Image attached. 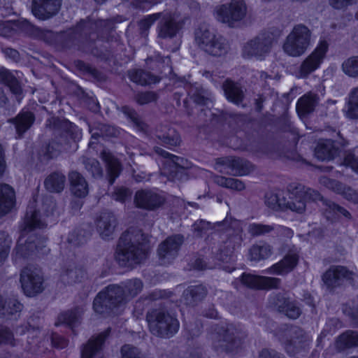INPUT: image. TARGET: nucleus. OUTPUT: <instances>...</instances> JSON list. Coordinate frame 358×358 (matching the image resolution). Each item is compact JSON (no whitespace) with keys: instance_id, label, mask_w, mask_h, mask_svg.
Segmentation results:
<instances>
[{"instance_id":"4468645a","label":"nucleus","mask_w":358,"mask_h":358,"mask_svg":"<svg viewBox=\"0 0 358 358\" xmlns=\"http://www.w3.org/2000/svg\"><path fill=\"white\" fill-rule=\"evenodd\" d=\"M166 201L164 195L156 189H142L134 195L136 207L146 210H155L162 207Z\"/></svg>"},{"instance_id":"69168bd1","label":"nucleus","mask_w":358,"mask_h":358,"mask_svg":"<svg viewBox=\"0 0 358 358\" xmlns=\"http://www.w3.org/2000/svg\"><path fill=\"white\" fill-rule=\"evenodd\" d=\"M358 0H328L329 5L338 10H345L349 6L357 3Z\"/></svg>"},{"instance_id":"c85d7f7f","label":"nucleus","mask_w":358,"mask_h":358,"mask_svg":"<svg viewBox=\"0 0 358 358\" xmlns=\"http://www.w3.org/2000/svg\"><path fill=\"white\" fill-rule=\"evenodd\" d=\"M15 204V193L9 185L0 183V217L10 213Z\"/></svg>"},{"instance_id":"49530a36","label":"nucleus","mask_w":358,"mask_h":358,"mask_svg":"<svg viewBox=\"0 0 358 358\" xmlns=\"http://www.w3.org/2000/svg\"><path fill=\"white\" fill-rule=\"evenodd\" d=\"M156 137L166 146H177L180 143V137L178 133L172 128L164 127V129L156 131Z\"/></svg>"},{"instance_id":"3c124183","label":"nucleus","mask_w":358,"mask_h":358,"mask_svg":"<svg viewBox=\"0 0 358 358\" xmlns=\"http://www.w3.org/2000/svg\"><path fill=\"white\" fill-rule=\"evenodd\" d=\"M123 294L125 300L136 296L143 289V283L138 278L130 279L122 284Z\"/></svg>"},{"instance_id":"052dcab7","label":"nucleus","mask_w":358,"mask_h":358,"mask_svg":"<svg viewBox=\"0 0 358 358\" xmlns=\"http://www.w3.org/2000/svg\"><path fill=\"white\" fill-rule=\"evenodd\" d=\"M232 156L222 157L215 159V169L217 171L231 175L232 170Z\"/></svg>"},{"instance_id":"39448f33","label":"nucleus","mask_w":358,"mask_h":358,"mask_svg":"<svg viewBox=\"0 0 358 358\" xmlns=\"http://www.w3.org/2000/svg\"><path fill=\"white\" fill-rule=\"evenodd\" d=\"M85 20H81L76 26L60 34L58 40L64 49L90 52L93 48V38L90 39L89 32L84 31Z\"/></svg>"},{"instance_id":"4c0bfd02","label":"nucleus","mask_w":358,"mask_h":358,"mask_svg":"<svg viewBox=\"0 0 358 358\" xmlns=\"http://www.w3.org/2000/svg\"><path fill=\"white\" fill-rule=\"evenodd\" d=\"M299 256L295 252H289L279 262L273 264L269 271L277 275L287 274L294 269L297 265Z\"/></svg>"},{"instance_id":"c03bdc74","label":"nucleus","mask_w":358,"mask_h":358,"mask_svg":"<svg viewBox=\"0 0 358 358\" xmlns=\"http://www.w3.org/2000/svg\"><path fill=\"white\" fill-rule=\"evenodd\" d=\"M66 176L61 172L56 171L50 174L44 181L45 189L50 192H61L65 186Z\"/></svg>"},{"instance_id":"2f4dec72","label":"nucleus","mask_w":358,"mask_h":358,"mask_svg":"<svg viewBox=\"0 0 358 358\" xmlns=\"http://www.w3.org/2000/svg\"><path fill=\"white\" fill-rule=\"evenodd\" d=\"M0 84L7 86L10 92L20 101L22 94V87L16 76L5 68L0 69Z\"/></svg>"},{"instance_id":"37998d69","label":"nucleus","mask_w":358,"mask_h":358,"mask_svg":"<svg viewBox=\"0 0 358 358\" xmlns=\"http://www.w3.org/2000/svg\"><path fill=\"white\" fill-rule=\"evenodd\" d=\"M117 109L124 115L136 129L141 132L148 131V124L134 108L129 106H122L121 107L117 106Z\"/></svg>"},{"instance_id":"0e129e2a","label":"nucleus","mask_w":358,"mask_h":358,"mask_svg":"<svg viewBox=\"0 0 358 358\" xmlns=\"http://www.w3.org/2000/svg\"><path fill=\"white\" fill-rule=\"evenodd\" d=\"M343 113L350 120H358V103L345 100Z\"/></svg>"},{"instance_id":"680f3d73","label":"nucleus","mask_w":358,"mask_h":358,"mask_svg":"<svg viewBox=\"0 0 358 358\" xmlns=\"http://www.w3.org/2000/svg\"><path fill=\"white\" fill-rule=\"evenodd\" d=\"M158 98L159 96L156 92L146 91L138 92L134 96V100L138 104L142 106L155 102L157 101Z\"/></svg>"},{"instance_id":"58836bf2","label":"nucleus","mask_w":358,"mask_h":358,"mask_svg":"<svg viewBox=\"0 0 358 358\" xmlns=\"http://www.w3.org/2000/svg\"><path fill=\"white\" fill-rule=\"evenodd\" d=\"M338 154V148L333 141L327 139L320 141L315 148V156L321 161L333 159Z\"/></svg>"},{"instance_id":"f3484780","label":"nucleus","mask_w":358,"mask_h":358,"mask_svg":"<svg viewBox=\"0 0 358 358\" xmlns=\"http://www.w3.org/2000/svg\"><path fill=\"white\" fill-rule=\"evenodd\" d=\"M270 303L278 311L284 313L290 319H296L301 314V310L298 303L285 294L275 295L271 299Z\"/></svg>"},{"instance_id":"79ce46f5","label":"nucleus","mask_w":358,"mask_h":358,"mask_svg":"<svg viewBox=\"0 0 358 358\" xmlns=\"http://www.w3.org/2000/svg\"><path fill=\"white\" fill-rule=\"evenodd\" d=\"M229 45L224 38L217 36L206 45L203 50L214 57H221L226 55L229 50Z\"/></svg>"},{"instance_id":"ddd939ff","label":"nucleus","mask_w":358,"mask_h":358,"mask_svg":"<svg viewBox=\"0 0 358 358\" xmlns=\"http://www.w3.org/2000/svg\"><path fill=\"white\" fill-rule=\"evenodd\" d=\"M247 336L246 332L241 326L233 324H228L222 330L221 339L219 340L215 347L225 351H232L241 346Z\"/></svg>"},{"instance_id":"bb28decb","label":"nucleus","mask_w":358,"mask_h":358,"mask_svg":"<svg viewBox=\"0 0 358 358\" xmlns=\"http://www.w3.org/2000/svg\"><path fill=\"white\" fill-rule=\"evenodd\" d=\"M288 336L289 339L285 342V348L289 354H294L309 341L304 331L299 327H292L288 331Z\"/></svg>"},{"instance_id":"9d476101","label":"nucleus","mask_w":358,"mask_h":358,"mask_svg":"<svg viewBox=\"0 0 358 358\" xmlns=\"http://www.w3.org/2000/svg\"><path fill=\"white\" fill-rule=\"evenodd\" d=\"M20 282L23 293L34 297L44 290V279L41 271L34 266H27L21 270Z\"/></svg>"},{"instance_id":"cd10ccee","label":"nucleus","mask_w":358,"mask_h":358,"mask_svg":"<svg viewBox=\"0 0 358 358\" xmlns=\"http://www.w3.org/2000/svg\"><path fill=\"white\" fill-rule=\"evenodd\" d=\"M110 332V329L108 328L97 336H92L87 343L83 345L81 358H93L96 353L101 350L105 340L109 336Z\"/></svg>"},{"instance_id":"338daca9","label":"nucleus","mask_w":358,"mask_h":358,"mask_svg":"<svg viewBox=\"0 0 358 358\" xmlns=\"http://www.w3.org/2000/svg\"><path fill=\"white\" fill-rule=\"evenodd\" d=\"M1 239H3V245L0 247V264H1L6 259L11 245V239L8 236L4 234H0Z\"/></svg>"},{"instance_id":"603ef678","label":"nucleus","mask_w":358,"mask_h":358,"mask_svg":"<svg viewBox=\"0 0 358 358\" xmlns=\"http://www.w3.org/2000/svg\"><path fill=\"white\" fill-rule=\"evenodd\" d=\"M232 170L231 171V176H244L248 175L253 170L252 164L246 159L232 157Z\"/></svg>"},{"instance_id":"6ab92c4d","label":"nucleus","mask_w":358,"mask_h":358,"mask_svg":"<svg viewBox=\"0 0 358 358\" xmlns=\"http://www.w3.org/2000/svg\"><path fill=\"white\" fill-rule=\"evenodd\" d=\"M61 5L62 0H32L31 13L39 20H48L58 13Z\"/></svg>"},{"instance_id":"a19ab883","label":"nucleus","mask_w":358,"mask_h":358,"mask_svg":"<svg viewBox=\"0 0 358 358\" xmlns=\"http://www.w3.org/2000/svg\"><path fill=\"white\" fill-rule=\"evenodd\" d=\"M69 180L73 194L78 197H85L88 194V185L85 178L78 171L69 173Z\"/></svg>"},{"instance_id":"1a4fd4ad","label":"nucleus","mask_w":358,"mask_h":358,"mask_svg":"<svg viewBox=\"0 0 358 358\" xmlns=\"http://www.w3.org/2000/svg\"><path fill=\"white\" fill-rule=\"evenodd\" d=\"M273 42L272 34L259 33L243 44L242 56L245 59L255 58L257 60H264L271 52Z\"/></svg>"},{"instance_id":"ea45409f","label":"nucleus","mask_w":358,"mask_h":358,"mask_svg":"<svg viewBox=\"0 0 358 358\" xmlns=\"http://www.w3.org/2000/svg\"><path fill=\"white\" fill-rule=\"evenodd\" d=\"M86 276L85 269L72 264L68 266L61 274L62 281L67 285H73L81 282Z\"/></svg>"},{"instance_id":"dca6fc26","label":"nucleus","mask_w":358,"mask_h":358,"mask_svg":"<svg viewBox=\"0 0 358 358\" xmlns=\"http://www.w3.org/2000/svg\"><path fill=\"white\" fill-rule=\"evenodd\" d=\"M154 151L164 158V169L173 178H177L179 173L191 166L187 159L172 155L158 146L154 148Z\"/></svg>"},{"instance_id":"f704fd0d","label":"nucleus","mask_w":358,"mask_h":358,"mask_svg":"<svg viewBox=\"0 0 358 358\" xmlns=\"http://www.w3.org/2000/svg\"><path fill=\"white\" fill-rule=\"evenodd\" d=\"M207 294V289L201 285L189 286L183 292L184 303L188 306L194 307L203 301Z\"/></svg>"},{"instance_id":"5701e85b","label":"nucleus","mask_w":358,"mask_h":358,"mask_svg":"<svg viewBox=\"0 0 358 358\" xmlns=\"http://www.w3.org/2000/svg\"><path fill=\"white\" fill-rule=\"evenodd\" d=\"M114 28V23L110 20H85L84 31L89 32L90 39L93 38L94 45L98 38H106L108 35L112 33Z\"/></svg>"},{"instance_id":"f8f14e48","label":"nucleus","mask_w":358,"mask_h":358,"mask_svg":"<svg viewBox=\"0 0 358 358\" xmlns=\"http://www.w3.org/2000/svg\"><path fill=\"white\" fill-rule=\"evenodd\" d=\"M247 7L243 0H231L216 9L217 19L233 27L235 22L242 20L246 15Z\"/></svg>"},{"instance_id":"6e6552de","label":"nucleus","mask_w":358,"mask_h":358,"mask_svg":"<svg viewBox=\"0 0 358 358\" xmlns=\"http://www.w3.org/2000/svg\"><path fill=\"white\" fill-rule=\"evenodd\" d=\"M289 200H286V210L289 209L298 213L305 211L306 203L309 201L323 200L321 194L310 188H306L303 185L292 183L288 187Z\"/></svg>"},{"instance_id":"864d4df0","label":"nucleus","mask_w":358,"mask_h":358,"mask_svg":"<svg viewBox=\"0 0 358 358\" xmlns=\"http://www.w3.org/2000/svg\"><path fill=\"white\" fill-rule=\"evenodd\" d=\"M84 310L82 307H76L73 309L61 313L58 320L60 322L66 323L71 327L80 323Z\"/></svg>"},{"instance_id":"774afa93","label":"nucleus","mask_w":358,"mask_h":358,"mask_svg":"<svg viewBox=\"0 0 358 358\" xmlns=\"http://www.w3.org/2000/svg\"><path fill=\"white\" fill-rule=\"evenodd\" d=\"M343 164L347 167H350L355 173H358V157L352 152L345 154Z\"/></svg>"},{"instance_id":"a878e982","label":"nucleus","mask_w":358,"mask_h":358,"mask_svg":"<svg viewBox=\"0 0 358 358\" xmlns=\"http://www.w3.org/2000/svg\"><path fill=\"white\" fill-rule=\"evenodd\" d=\"M321 185L325 186L328 189L341 194L344 199L353 203H358V193L352 189L350 187L346 186L342 182L323 176L320 178Z\"/></svg>"},{"instance_id":"2eb2a0df","label":"nucleus","mask_w":358,"mask_h":358,"mask_svg":"<svg viewBox=\"0 0 358 358\" xmlns=\"http://www.w3.org/2000/svg\"><path fill=\"white\" fill-rule=\"evenodd\" d=\"M184 242V236L175 234L167 237L157 248V254L161 264L171 263L178 255L180 246Z\"/></svg>"},{"instance_id":"c9c22d12","label":"nucleus","mask_w":358,"mask_h":358,"mask_svg":"<svg viewBox=\"0 0 358 358\" xmlns=\"http://www.w3.org/2000/svg\"><path fill=\"white\" fill-rule=\"evenodd\" d=\"M222 89L228 101L236 105L241 104L243 101L245 93L243 87L238 83L227 80L222 84Z\"/></svg>"},{"instance_id":"473e14b6","label":"nucleus","mask_w":358,"mask_h":358,"mask_svg":"<svg viewBox=\"0 0 358 358\" xmlns=\"http://www.w3.org/2000/svg\"><path fill=\"white\" fill-rule=\"evenodd\" d=\"M35 120V116L30 111H22L15 117L8 120L15 125L17 136L20 138L22 135L31 127Z\"/></svg>"},{"instance_id":"a211bd4d","label":"nucleus","mask_w":358,"mask_h":358,"mask_svg":"<svg viewBox=\"0 0 358 358\" xmlns=\"http://www.w3.org/2000/svg\"><path fill=\"white\" fill-rule=\"evenodd\" d=\"M54 126L61 131L59 136H56L57 141L61 145L74 141L78 145V141L81 138L82 133L78 127L67 120H56Z\"/></svg>"},{"instance_id":"72a5a7b5","label":"nucleus","mask_w":358,"mask_h":358,"mask_svg":"<svg viewBox=\"0 0 358 358\" xmlns=\"http://www.w3.org/2000/svg\"><path fill=\"white\" fill-rule=\"evenodd\" d=\"M23 305L16 299H9L0 302V318L16 320L20 317Z\"/></svg>"},{"instance_id":"8fccbe9b","label":"nucleus","mask_w":358,"mask_h":358,"mask_svg":"<svg viewBox=\"0 0 358 358\" xmlns=\"http://www.w3.org/2000/svg\"><path fill=\"white\" fill-rule=\"evenodd\" d=\"M265 199V203L270 208L274 210H286V198L282 192H268L266 194Z\"/></svg>"},{"instance_id":"e2e57ef3","label":"nucleus","mask_w":358,"mask_h":358,"mask_svg":"<svg viewBox=\"0 0 358 358\" xmlns=\"http://www.w3.org/2000/svg\"><path fill=\"white\" fill-rule=\"evenodd\" d=\"M122 358H143L140 350L130 345H124L121 348Z\"/></svg>"},{"instance_id":"4be33fe9","label":"nucleus","mask_w":358,"mask_h":358,"mask_svg":"<svg viewBox=\"0 0 358 358\" xmlns=\"http://www.w3.org/2000/svg\"><path fill=\"white\" fill-rule=\"evenodd\" d=\"M56 138L51 141L45 147L42 148L39 152V157L41 161L48 162L59 156L62 152H73L78 149V145L74 141L66 143L64 145L59 144Z\"/></svg>"},{"instance_id":"f03ea898","label":"nucleus","mask_w":358,"mask_h":358,"mask_svg":"<svg viewBox=\"0 0 358 358\" xmlns=\"http://www.w3.org/2000/svg\"><path fill=\"white\" fill-rule=\"evenodd\" d=\"M46 225L45 222L40 218L38 212L33 207H29L23 223L20 226V236L13 252L15 262L26 259L35 250L41 248L39 245L41 240L36 234L30 233L36 229L44 228Z\"/></svg>"},{"instance_id":"0eeeda50","label":"nucleus","mask_w":358,"mask_h":358,"mask_svg":"<svg viewBox=\"0 0 358 358\" xmlns=\"http://www.w3.org/2000/svg\"><path fill=\"white\" fill-rule=\"evenodd\" d=\"M311 35V31L306 26L295 25L285 41L283 50L292 57L302 55L310 45Z\"/></svg>"},{"instance_id":"423d86ee","label":"nucleus","mask_w":358,"mask_h":358,"mask_svg":"<svg viewBox=\"0 0 358 358\" xmlns=\"http://www.w3.org/2000/svg\"><path fill=\"white\" fill-rule=\"evenodd\" d=\"M123 289L117 285H110L100 292L94 299L93 308L101 315H109L124 302Z\"/></svg>"},{"instance_id":"5fc2aeb1","label":"nucleus","mask_w":358,"mask_h":358,"mask_svg":"<svg viewBox=\"0 0 358 358\" xmlns=\"http://www.w3.org/2000/svg\"><path fill=\"white\" fill-rule=\"evenodd\" d=\"M272 254V247L266 243L262 245H253L249 250V259L251 261H260L267 259Z\"/></svg>"},{"instance_id":"4d7b16f0","label":"nucleus","mask_w":358,"mask_h":358,"mask_svg":"<svg viewBox=\"0 0 358 358\" xmlns=\"http://www.w3.org/2000/svg\"><path fill=\"white\" fill-rule=\"evenodd\" d=\"M83 163L85 169L90 172L94 178H101L103 170L99 162L94 158H83Z\"/></svg>"},{"instance_id":"f257e3e1","label":"nucleus","mask_w":358,"mask_h":358,"mask_svg":"<svg viewBox=\"0 0 358 358\" xmlns=\"http://www.w3.org/2000/svg\"><path fill=\"white\" fill-rule=\"evenodd\" d=\"M150 250L151 245L147 234L141 230L129 229L118 240L115 260L122 267L134 268L148 259Z\"/></svg>"},{"instance_id":"6e6d98bb","label":"nucleus","mask_w":358,"mask_h":358,"mask_svg":"<svg viewBox=\"0 0 358 358\" xmlns=\"http://www.w3.org/2000/svg\"><path fill=\"white\" fill-rule=\"evenodd\" d=\"M343 72L349 77L358 78V56L345 59L341 65Z\"/></svg>"},{"instance_id":"bf43d9fd","label":"nucleus","mask_w":358,"mask_h":358,"mask_svg":"<svg viewBox=\"0 0 358 358\" xmlns=\"http://www.w3.org/2000/svg\"><path fill=\"white\" fill-rule=\"evenodd\" d=\"M162 13H157L152 15H148L144 18L141 19L138 22L139 29L141 34L143 36H147L148 31L154 22L161 17Z\"/></svg>"},{"instance_id":"7c9ffc66","label":"nucleus","mask_w":358,"mask_h":358,"mask_svg":"<svg viewBox=\"0 0 358 358\" xmlns=\"http://www.w3.org/2000/svg\"><path fill=\"white\" fill-rule=\"evenodd\" d=\"M184 87L189 98L196 104L206 105L211 100V93L199 83H185Z\"/></svg>"},{"instance_id":"13d9d810","label":"nucleus","mask_w":358,"mask_h":358,"mask_svg":"<svg viewBox=\"0 0 358 358\" xmlns=\"http://www.w3.org/2000/svg\"><path fill=\"white\" fill-rule=\"evenodd\" d=\"M274 225L264 224L259 223H252L248 226V233L252 236H260L273 232Z\"/></svg>"},{"instance_id":"20e7f679","label":"nucleus","mask_w":358,"mask_h":358,"mask_svg":"<svg viewBox=\"0 0 358 358\" xmlns=\"http://www.w3.org/2000/svg\"><path fill=\"white\" fill-rule=\"evenodd\" d=\"M217 227L226 232L222 237V241L216 250L215 258L224 262L229 258L234 251L240 247L242 238L240 235V224L236 220L226 218L221 222L216 223Z\"/></svg>"},{"instance_id":"aec40b11","label":"nucleus","mask_w":358,"mask_h":358,"mask_svg":"<svg viewBox=\"0 0 358 358\" xmlns=\"http://www.w3.org/2000/svg\"><path fill=\"white\" fill-rule=\"evenodd\" d=\"M352 273L342 266H331L322 275V281L327 289L331 291L341 286L344 280L351 278Z\"/></svg>"},{"instance_id":"e433bc0d","label":"nucleus","mask_w":358,"mask_h":358,"mask_svg":"<svg viewBox=\"0 0 358 358\" xmlns=\"http://www.w3.org/2000/svg\"><path fill=\"white\" fill-rule=\"evenodd\" d=\"M319 102L317 94L308 92L299 99L296 103V111L299 115L306 117L315 110L316 106Z\"/></svg>"},{"instance_id":"a18cd8bd","label":"nucleus","mask_w":358,"mask_h":358,"mask_svg":"<svg viewBox=\"0 0 358 358\" xmlns=\"http://www.w3.org/2000/svg\"><path fill=\"white\" fill-rule=\"evenodd\" d=\"M130 80L141 85L155 84L159 81V78L150 72L142 69H132L128 73Z\"/></svg>"},{"instance_id":"393cba45","label":"nucleus","mask_w":358,"mask_h":358,"mask_svg":"<svg viewBox=\"0 0 358 358\" xmlns=\"http://www.w3.org/2000/svg\"><path fill=\"white\" fill-rule=\"evenodd\" d=\"M159 20L157 27L159 38L167 39L176 36L180 30V25L171 13H162Z\"/></svg>"},{"instance_id":"7ed1b4c3","label":"nucleus","mask_w":358,"mask_h":358,"mask_svg":"<svg viewBox=\"0 0 358 358\" xmlns=\"http://www.w3.org/2000/svg\"><path fill=\"white\" fill-rule=\"evenodd\" d=\"M150 331L155 336L169 338L175 335L180 327L179 321L164 308H154L146 314Z\"/></svg>"},{"instance_id":"09e8293b","label":"nucleus","mask_w":358,"mask_h":358,"mask_svg":"<svg viewBox=\"0 0 358 358\" xmlns=\"http://www.w3.org/2000/svg\"><path fill=\"white\" fill-rule=\"evenodd\" d=\"M194 36L195 41L201 50L216 36L213 31L206 24H200L195 30Z\"/></svg>"},{"instance_id":"de8ad7c7","label":"nucleus","mask_w":358,"mask_h":358,"mask_svg":"<svg viewBox=\"0 0 358 358\" xmlns=\"http://www.w3.org/2000/svg\"><path fill=\"white\" fill-rule=\"evenodd\" d=\"M358 347V332L346 331L340 335L336 341V348L338 351Z\"/></svg>"},{"instance_id":"9b49d317","label":"nucleus","mask_w":358,"mask_h":358,"mask_svg":"<svg viewBox=\"0 0 358 358\" xmlns=\"http://www.w3.org/2000/svg\"><path fill=\"white\" fill-rule=\"evenodd\" d=\"M327 50V42L320 41L315 49L302 61L296 72V76L300 79L308 78L311 73L320 68Z\"/></svg>"},{"instance_id":"412c9836","label":"nucleus","mask_w":358,"mask_h":358,"mask_svg":"<svg viewBox=\"0 0 358 358\" xmlns=\"http://www.w3.org/2000/svg\"><path fill=\"white\" fill-rule=\"evenodd\" d=\"M241 281L245 286L255 289L278 288L280 284V279L277 278L259 276L246 273L242 274Z\"/></svg>"},{"instance_id":"b1692460","label":"nucleus","mask_w":358,"mask_h":358,"mask_svg":"<svg viewBox=\"0 0 358 358\" xmlns=\"http://www.w3.org/2000/svg\"><path fill=\"white\" fill-rule=\"evenodd\" d=\"M96 229L102 238H109L117 225V220L113 213L109 210L101 212L96 220Z\"/></svg>"},{"instance_id":"c756f323","label":"nucleus","mask_w":358,"mask_h":358,"mask_svg":"<svg viewBox=\"0 0 358 358\" xmlns=\"http://www.w3.org/2000/svg\"><path fill=\"white\" fill-rule=\"evenodd\" d=\"M101 158L106 165L108 182L113 185L122 171V164L112 153L105 150L101 152Z\"/></svg>"}]
</instances>
